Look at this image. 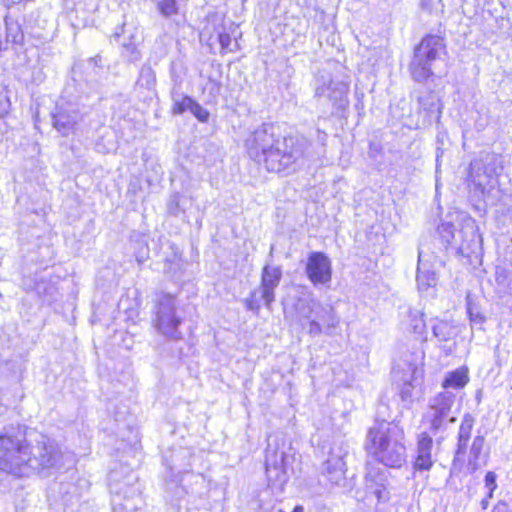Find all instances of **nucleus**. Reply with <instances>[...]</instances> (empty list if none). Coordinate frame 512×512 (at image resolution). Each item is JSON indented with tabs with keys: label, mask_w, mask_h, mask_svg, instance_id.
Instances as JSON below:
<instances>
[{
	"label": "nucleus",
	"mask_w": 512,
	"mask_h": 512,
	"mask_svg": "<svg viewBox=\"0 0 512 512\" xmlns=\"http://www.w3.org/2000/svg\"><path fill=\"white\" fill-rule=\"evenodd\" d=\"M62 452L55 440L40 434L27 440L26 426L11 424L0 433V470L15 477H48L61 467Z\"/></svg>",
	"instance_id": "obj_1"
},
{
	"label": "nucleus",
	"mask_w": 512,
	"mask_h": 512,
	"mask_svg": "<svg viewBox=\"0 0 512 512\" xmlns=\"http://www.w3.org/2000/svg\"><path fill=\"white\" fill-rule=\"evenodd\" d=\"M278 128L264 123L256 128L246 139L245 145L249 157L263 164L270 172L295 171L296 167L310 158V142L302 135H288L280 138Z\"/></svg>",
	"instance_id": "obj_2"
},
{
	"label": "nucleus",
	"mask_w": 512,
	"mask_h": 512,
	"mask_svg": "<svg viewBox=\"0 0 512 512\" xmlns=\"http://www.w3.org/2000/svg\"><path fill=\"white\" fill-rule=\"evenodd\" d=\"M365 448L378 463L401 468L407 457L403 427L397 421L373 425L367 432Z\"/></svg>",
	"instance_id": "obj_3"
},
{
	"label": "nucleus",
	"mask_w": 512,
	"mask_h": 512,
	"mask_svg": "<svg viewBox=\"0 0 512 512\" xmlns=\"http://www.w3.org/2000/svg\"><path fill=\"white\" fill-rule=\"evenodd\" d=\"M113 512H144L138 476L127 466L114 467L108 474Z\"/></svg>",
	"instance_id": "obj_4"
},
{
	"label": "nucleus",
	"mask_w": 512,
	"mask_h": 512,
	"mask_svg": "<svg viewBox=\"0 0 512 512\" xmlns=\"http://www.w3.org/2000/svg\"><path fill=\"white\" fill-rule=\"evenodd\" d=\"M446 52L444 38L427 34L415 46L413 58L409 63V72L413 81L424 84L434 78L433 65Z\"/></svg>",
	"instance_id": "obj_5"
},
{
	"label": "nucleus",
	"mask_w": 512,
	"mask_h": 512,
	"mask_svg": "<svg viewBox=\"0 0 512 512\" xmlns=\"http://www.w3.org/2000/svg\"><path fill=\"white\" fill-rule=\"evenodd\" d=\"M455 398L454 393L443 391L429 400L424 418L429 425L431 434L436 437L437 443L445 439V432L457 420V417L452 415Z\"/></svg>",
	"instance_id": "obj_6"
},
{
	"label": "nucleus",
	"mask_w": 512,
	"mask_h": 512,
	"mask_svg": "<svg viewBox=\"0 0 512 512\" xmlns=\"http://www.w3.org/2000/svg\"><path fill=\"white\" fill-rule=\"evenodd\" d=\"M282 279V269L279 266L266 264L261 272L260 286L250 292L244 304L247 310L258 314L262 302L267 309H271L275 301V289Z\"/></svg>",
	"instance_id": "obj_7"
},
{
	"label": "nucleus",
	"mask_w": 512,
	"mask_h": 512,
	"mask_svg": "<svg viewBox=\"0 0 512 512\" xmlns=\"http://www.w3.org/2000/svg\"><path fill=\"white\" fill-rule=\"evenodd\" d=\"M88 114V107L77 101L62 98L57 102L52 116L53 127L64 137L75 134Z\"/></svg>",
	"instance_id": "obj_8"
},
{
	"label": "nucleus",
	"mask_w": 512,
	"mask_h": 512,
	"mask_svg": "<svg viewBox=\"0 0 512 512\" xmlns=\"http://www.w3.org/2000/svg\"><path fill=\"white\" fill-rule=\"evenodd\" d=\"M182 317L177 314L176 300L172 295L162 294L155 305L154 325L157 331L170 340L182 338L179 326Z\"/></svg>",
	"instance_id": "obj_9"
},
{
	"label": "nucleus",
	"mask_w": 512,
	"mask_h": 512,
	"mask_svg": "<svg viewBox=\"0 0 512 512\" xmlns=\"http://www.w3.org/2000/svg\"><path fill=\"white\" fill-rule=\"evenodd\" d=\"M348 451L342 442L334 441L328 446V450L324 451L327 459L324 460L320 467V475L326 484L332 487H344L346 483V463L344 461Z\"/></svg>",
	"instance_id": "obj_10"
},
{
	"label": "nucleus",
	"mask_w": 512,
	"mask_h": 512,
	"mask_svg": "<svg viewBox=\"0 0 512 512\" xmlns=\"http://www.w3.org/2000/svg\"><path fill=\"white\" fill-rule=\"evenodd\" d=\"M493 156L486 155L485 158L471 161L468 174L467 186L473 197L480 199L497 174V168L493 162Z\"/></svg>",
	"instance_id": "obj_11"
},
{
	"label": "nucleus",
	"mask_w": 512,
	"mask_h": 512,
	"mask_svg": "<svg viewBox=\"0 0 512 512\" xmlns=\"http://www.w3.org/2000/svg\"><path fill=\"white\" fill-rule=\"evenodd\" d=\"M348 91V84L334 81L329 74L316 78L314 97L319 101L322 97H326L336 112L344 111L348 107Z\"/></svg>",
	"instance_id": "obj_12"
},
{
	"label": "nucleus",
	"mask_w": 512,
	"mask_h": 512,
	"mask_svg": "<svg viewBox=\"0 0 512 512\" xmlns=\"http://www.w3.org/2000/svg\"><path fill=\"white\" fill-rule=\"evenodd\" d=\"M287 455L284 451L272 450L270 444L266 450L265 469L268 486L273 490L283 491L288 481L286 471Z\"/></svg>",
	"instance_id": "obj_13"
},
{
	"label": "nucleus",
	"mask_w": 512,
	"mask_h": 512,
	"mask_svg": "<svg viewBox=\"0 0 512 512\" xmlns=\"http://www.w3.org/2000/svg\"><path fill=\"white\" fill-rule=\"evenodd\" d=\"M307 278L314 286L327 285L332 279V263L323 252H311L305 267Z\"/></svg>",
	"instance_id": "obj_14"
},
{
	"label": "nucleus",
	"mask_w": 512,
	"mask_h": 512,
	"mask_svg": "<svg viewBox=\"0 0 512 512\" xmlns=\"http://www.w3.org/2000/svg\"><path fill=\"white\" fill-rule=\"evenodd\" d=\"M418 104L417 112L423 116L424 124L430 125L433 121L439 122L443 105L438 94L430 88L415 90Z\"/></svg>",
	"instance_id": "obj_15"
},
{
	"label": "nucleus",
	"mask_w": 512,
	"mask_h": 512,
	"mask_svg": "<svg viewBox=\"0 0 512 512\" xmlns=\"http://www.w3.org/2000/svg\"><path fill=\"white\" fill-rule=\"evenodd\" d=\"M339 324V318L331 305L321 304V309L317 311L315 317L309 322L308 332L312 336H318L322 332L330 335Z\"/></svg>",
	"instance_id": "obj_16"
},
{
	"label": "nucleus",
	"mask_w": 512,
	"mask_h": 512,
	"mask_svg": "<svg viewBox=\"0 0 512 512\" xmlns=\"http://www.w3.org/2000/svg\"><path fill=\"white\" fill-rule=\"evenodd\" d=\"M432 448V436L428 432H421L417 436L416 455L413 464L416 471H429L432 468L434 464Z\"/></svg>",
	"instance_id": "obj_17"
},
{
	"label": "nucleus",
	"mask_w": 512,
	"mask_h": 512,
	"mask_svg": "<svg viewBox=\"0 0 512 512\" xmlns=\"http://www.w3.org/2000/svg\"><path fill=\"white\" fill-rule=\"evenodd\" d=\"M387 471L375 466L367 465L365 479L367 486L373 489V493L376 495L379 501L385 500L386 484H387Z\"/></svg>",
	"instance_id": "obj_18"
},
{
	"label": "nucleus",
	"mask_w": 512,
	"mask_h": 512,
	"mask_svg": "<svg viewBox=\"0 0 512 512\" xmlns=\"http://www.w3.org/2000/svg\"><path fill=\"white\" fill-rule=\"evenodd\" d=\"M193 478L195 479L194 485L198 488L196 489L192 487L190 492L177 483L171 482L168 484L166 498L173 506H179L180 500L188 493L195 494L197 496H201L203 494L202 490L206 488L204 477L202 475H195Z\"/></svg>",
	"instance_id": "obj_19"
},
{
	"label": "nucleus",
	"mask_w": 512,
	"mask_h": 512,
	"mask_svg": "<svg viewBox=\"0 0 512 512\" xmlns=\"http://www.w3.org/2000/svg\"><path fill=\"white\" fill-rule=\"evenodd\" d=\"M474 424L475 417L471 413H465L462 417L458 430L457 448L455 452L456 457L464 456L466 454Z\"/></svg>",
	"instance_id": "obj_20"
},
{
	"label": "nucleus",
	"mask_w": 512,
	"mask_h": 512,
	"mask_svg": "<svg viewBox=\"0 0 512 512\" xmlns=\"http://www.w3.org/2000/svg\"><path fill=\"white\" fill-rule=\"evenodd\" d=\"M433 337L438 342H448L456 338L458 331L452 321L433 318L430 320Z\"/></svg>",
	"instance_id": "obj_21"
},
{
	"label": "nucleus",
	"mask_w": 512,
	"mask_h": 512,
	"mask_svg": "<svg viewBox=\"0 0 512 512\" xmlns=\"http://www.w3.org/2000/svg\"><path fill=\"white\" fill-rule=\"evenodd\" d=\"M416 281L420 291H426L429 288L436 286L438 281L435 271L432 270L427 263L423 262L421 251H419L418 254Z\"/></svg>",
	"instance_id": "obj_22"
},
{
	"label": "nucleus",
	"mask_w": 512,
	"mask_h": 512,
	"mask_svg": "<svg viewBox=\"0 0 512 512\" xmlns=\"http://www.w3.org/2000/svg\"><path fill=\"white\" fill-rule=\"evenodd\" d=\"M190 458V452L187 449L180 448L173 452L171 456L165 458L170 471L175 474H184L189 471L190 464L187 461Z\"/></svg>",
	"instance_id": "obj_23"
},
{
	"label": "nucleus",
	"mask_w": 512,
	"mask_h": 512,
	"mask_svg": "<svg viewBox=\"0 0 512 512\" xmlns=\"http://www.w3.org/2000/svg\"><path fill=\"white\" fill-rule=\"evenodd\" d=\"M409 378L404 379L403 386L400 390V398L406 405L411 404L414 399V389L417 380L421 376V371L416 367L409 365L408 367Z\"/></svg>",
	"instance_id": "obj_24"
},
{
	"label": "nucleus",
	"mask_w": 512,
	"mask_h": 512,
	"mask_svg": "<svg viewBox=\"0 0 512 512\" xmlns=\"http://www.w3.org/2000/svg\"><path fill=\"white\" fill-rule=\"evenodd\" d=\"M469 381L468 369L465 367L457 368L448 372L442 382L444 389H462Z\"/></svg>",
	"instance_id": "obj_25"
},
{
	"label": "nucleus",
	"mask_w": 512,
	"mask_h": 512,
	"mask_svg": "<svg viewBox=\"0 0 512 512\" xmlns=\"http://www.w3.org/2000/svg\"><path fill=\"white\" fill-rule=\"evenodd\" d=\"M484 443L485 437L481 434L476 435L472 441L468 459V466L472 469V471H476L484 463Z\"/></svg>",
	"instance_id": "obj_26"
},
{
	"label": "nucleus",
	"mask_w": 512,
	"mask_h": 512,
	"mask_svg": "<svg viewBox=\"0 0 512 512\" xmlns=\"http://www.w3.org/2000/svg\"><path fill=\"white\" fill-rule=\"evenodd\" d=\"M6 42L14 46L23 47L25 42L24 32L18 21L10 17H5Z\"/></svg>",
	"instance_id": "obj_27"
},
{
	"label": "nucleus",
	"mask_w": 512,
	"mask_h": 512,
	"mask_svg": "<svg viewBox=\"0 0 512 512\" xmlns=\"http://www.w3.org/2000/svg\"><path fill=\"white\" fill-rule=\"evenodd\" d=\"M122 46V56L126 58L129 63H137L141 60L142 54L138 49V45L135 42V36L133 34L129 35L128 41L124 38L123 42H121Z\"/></svg>",
	"instance_id": "obj_28"
},
{
	"label": "nucleus",
	"mask_w": 512,
	"mask_h": 512,
	"mask_svg": "<svg viewBox=\"0 0 512 512\" xmlns=\"http://www.w3.org/2000/svg\"><path fill=\"white\" fill-rule=\"evenodd\" d=\"M156 85V73L149 64L142 65L138 79L136 81V87L144 88L147 90H153Z\"/></svg>",
	"instance_id": "obj_29"
},
{
	"label": "nucleus",
	"mask_w": 512,
	"mask_h": 512,
	"mask_svg": "<svg viewBox=\"0 0 512 512\" xmlns=\"http://www.w3.org/2000/svg\"><path fill=\"white\" fill-rule=\"evenodd\" d=\"M319 309H321V303L313 298L300 301L297 307L299 316L309 320V322L315 317Z\"/></svg>",
	"instance_id": "obj_30"
},
{
	"label": "nucleus",
	"mask_w": 512,
	"mask_h": 512,
	"mask_svg": "<svg viewBox=\"0 0 512 512\" xmlns=\"http://www.w3.org/2000/svg\"><path fill=\"white\" fill-rule=\"evenodd\" d=\"M35 291L43 303L50 304L56 300V289L46 282H39L35 286Z\"/></svg>",
	"instance_id": "obj_31"
},
{
	"label": "nucleus",
	"mask_w": 512,
	"mask_h": 512,
	"mask_svg": "<svg viewBox=\"0 0 512 512\" xmlns=\"http://www.w3.org/2000/svg\"><path fill=\"white\" fill-rule=\"evenodd\" d=\"M490 123L489 109L484 105H480L476 110L474 117V127L477 131H483Z\"/></svg>",
	"instance_id": "obj_32"
},
{
	"label": "nucleus",
	"mask_w": 512,
	"mask_h": 512,
	"mask_svg": "<svg viewBox=\"0 0 512 512\" xmlns=\"http://www.w3.org/2000/svg\"><path fill=\"white\" fill-rule=\"evenodd\" d=\"M424 314L419 310H410L409 319L411 330L416 334H422L425 330L426 324L423 319Z\"/></svg>",
	"instance_id": "obj_33"
},
{
	"label": "nucleus",
	"mask_w": 512,
	"mask_h": 512,
	"mask_svg": "<svg viewBox=\"0 0 512 512\" xmlns=\"http://www.w3.org/2000/svg\"><path fill=\"white\" fill-rule=\"evenodd\" d=\"M390 419H391L390 407L386 402H384L381 399L376 408L374 425H381L383 423H391L393 420H390Z\"/></svg>",
	"instance_id": "obj_34"
},
{
	"label": "nucleus",
	"mask_w": 512,
	"mask_h": 512,
	"mask_svg": "<svg viewBox=\"0 0 512 512\" xmlns=\"http://www.w3.org/2000/svg\"><path fill=\"white\" fill-rule=\"evenodd\" d=\"M157 8L160 14L165 18L177 15L179 11L176 0H161L158 2Z\"/></svg>",
	"instance_id": "obj_35"
},
{
	"label": "nucleus",
	"mask_w": 512,
	"mask_h": 512,
	"mask_svg": "<svg viewBox=\"0 0 512 512\" xmlns=\"http://www.w3.org/2000/svg\"><path fill=\"white\" fill-rule=\"evenodd\" d=\"M484 487L487 490L486 495L487 498H493L494 492L497 489V475L494 471H488L484 477Z\"/></svg>",
	"instance_id": "obj_36"
},
{
	"label": "nucleus",
	"mask_w": 512,
	"mask_h": 512,
	"mask_svg": "<svg viewBox=\"0 0 512 512\" xmlns=\"http://www.w3.org/2000/svg\"><path fill=\"white\" fill-rule=\"evenodd\" d=\"M467 313L469 315L470 321L474 324H483L486 320V317L470 300L467 301Z\"/></svg>",
	"instance_id": "obj_37"
},
{
	"label": "nucleus",
	"mask_w": 512,
	"mask_h": 512,
	"mask_svg": "<svg viewBox=\"0 0 512 512\" xmlns=\"http://www.w3.org/2000/svg\"><path fill=\"white\" fill-rule=\"evenodd\" d=\"M495 280L499 286L504 289H512V281L509 280V272L505 268L497 267L495 271Z\"/></svg>",
	"instance_id": "obj_38"
},
{
	"label": "nucleus",
	"mask_w": 512,
	"mask_h": 512,
	"mask_svg": "<svg viewBox=\"0 0 512 512\" xmlns=\"http://www.w3.org/2000/svg\"><path fill=\"white\" fill-rule=\"evenodd\" d=\"M190 112L197 118L198 121L206 123L209 120L210 113L207 109L202 107L198 102L193 100V104L190 107Z\"/></svg>",
	"instance_id": "obj_39"
},
{
	"label": "nucleus",
	"mask_w": 512,
	"mask_h": 512,
	"mask_svg": "<svg viewBox=\"0 0 512 512\" xmlns=\"http://www.w3.org/2000/svg\"><path fill=\"white\" fill-rule=\"evenodd\" d=\"M438 232L442 238V241L446 244H450L455 238L454 226L451 223H443L438 227Z\"/></svg>",
	"instance_id": "obj_40"
},
{
	"label": "nucleus",
	"mask_w": 512,
	"mask_h": 512,
	"mask_svg": "<svg viewBox=\"0 0 512 512\" xmlns=\"http://www.w3.org/2000/svg\"><path fill=\"white\" fill-rule=\"evenodd\" d=\"M193 100L190 96H184L181 100L174 101L172 112L173 114H182L189 110L193 104Z\"/></svg>",
	"instance_id": "obj_41"
},
{
	"label": "nucleus",
	"mask_w": 512,
	"mask_h": 512,
	"mask_svg": "<svg viewBox=\"0 0 512 512\" xmlns=\"http://www.w3.org/2000/svg\"><path fill=\"white\" fill-rule=\"evenodd\" d=\"M167 211L172 216H178L180 212H184V209L180 206L178 193H174L170 196L167 202Z\"/></svg>",
	"instance_id": "obj_42"
},
{
	"label": "nucleus",
	"mask_w": 512,
	"mask_h": 512,
	"mask_svg": "<svg viewBox=\"0 0 512 512\" xmlns=\"http://www.w3.org/2000/svg\"><path fill=\"white\" fill-rule=\"evenodd\" d=\"M466 229L469 230L472 237L469 241H467V242L464 241L459 246V250L462 254H464L465 251L472 249L474 246H476L478 244V241H477L478 236L476 235L475 227L473 225L470 227L467 226Z\"/></svg>",
	"instance_id": "obj_43"
},
{
	"label": "nucleus",
	"mask_w": 512,
	"mask_h": 512,
	"mask_svg": "<svg viewBox=\"0 0 512 512\" xmlns=\"http://www.w3.org/2000/svg\"><path fill=\"white\" fill-rule=\"evenodd\" d=\"M218 41L221 45V48L226 51L233 52L235 49L231 47L232 38L230 34L226 31H221L218 33Z\"/></svg>",
	"instance_id": "obj_44"
},
{
	"label": "nucleus",
	"mask_w": 512,
	"mask_h": 512,
	"mask_svg": "<svg viewBox=\"0 0 512 512\" xmlns=\"http://www.w3.org/2000/svg\"><path fill=\"white\" fill-rule=\"evenodd\" d=\"M139 250L135 252L136 260L139 264L143 263L149 257V248L146 243H139Z\"/></svg>",
	"instance_id": "obj_45"
},
{
	"label": "nucleus",
	"mask_w": 512,
	"mask_h": 512,
	"mask_svg": "<svg viewBox=\"0 0 512 512\" xmlns=\"http://www.w3.org/2000/svg\"><path fill=\"white\" fill-rule=\"evenodd\" d=\"M491 512H512L509 504L505 500H499L492 508Z\"/></svg>",
	"instance_id": "obj_46"
},
{
	"label": "nucleus",
	"mask_w": 512,
	"mask_h": 512,
	"mask_svg": "<svg viewBox=\"0 0 512 512\" xmlns=\"http://www.w3.org/2000/svg\"><path fill=\"white\" fill-rule=\"evenodd\" d=\"M317 139H318L319 143L322 146H324L326 139H327V134L324 131L317 129Z\"/></svg>",
	"instance_id": "obj_47"
},
{
	"label": "nucleus",
	"mask_w": 512,
	"mask_h": 512,
	"mask_svg": "<svg viewBox=\"0 0 512 512\" xmlns=\"http://www.w3.org/2000/svg\"><path fill=\"white\" fill-rule=\"evenodd\" d=\"M490 500L491 498H487V496H485L481 501H480V506H481V509L483 511L487 510L488 507H489V504H490Z\"/></svg>",
	"instance_id": "obj_48"
},
{
	"label": "nucleus",
	"mask_w": 512,
	"mask_h": 512,
	"mask_svg": "<svg viewBox=\"0 0 512 512\" xmlns=\"http://www.w3.org/2000/svg\"><path fill=\"white\" fill-rule=\"evenodd\" d=\"M442 155H443V149L440 146H438L437 149H436V162H437V166L439 165V160L442 157Z\"/></svg>",
	"instance_id": "obj_49"
},
{
	"label": "nucleus",
	"mask_w": 512,
	"mask_h": 512,
	"mask_svg": "<svg viewBox=\"0 0 512 512\" xmlns=\"http://www.w3.org/2000/svg\"><path fill=\"white\" fill-rule=\"evenodd\" d=\"M279 512H284V511L279 510ZM292 512H304V508L301 505H296Z\"/></svg>",
	"instance_id": "obj_50"
},
{
	"label": "nucleus",
	"mask_w": 512,
	"mask_h": 512,
	"mask_svg": "<svg viewBox=\"0 0 512 512\" xmlns=\"http://www.w3.org/2000/svg\"><path fill=\"white\" fill-rule=\"evenodd\" d=\"M443 140H444V134L439 133L437 135V142L440 143V144H443Z\"/></svg>",
	"instance_id": "obj_51"
},
{
	"label": "nucleus",
	"mask_w": 512,
	"mask_h": 512,
	"mask_svg": "<svg viewBox=\"0 0 512 512\" xmlns=\"http://www.w3.org/2000/svg\"><path fill=\"white\" fill-rule=\"evenodd\" d=\"M421 5H422L423 8L427 7L426 1H422Z\"/></svg>",
	"instance_id": "obj_52"
},
{
	"label": "nucleus",
	"mask_w": 512,
	"mask_h": 512,
	"mask_svg": "<svg viewBox=\"0 0 512 512\" xmlns=\"http://www.w3.org/2000/svg\"><path fill=\"white\" fill-rule=\"evenodd\" d=\"M114 37H115V38H117V39H119V38H120V34L116 32V33L114 34Z\"/></svg>",
	"instance_id": "obj_53"
},
{
	"label": "nucleus",
	"mask_w": 512,
	"mask_h": 512,
	"mask_svg": "<svg viewBox=\"0 0 512 512\" xmlns=\"http://www.w3.org/2000/svg\"><path fill=\"white\" fill-rule=\"evenodd\" d=\"M498 351H499V346H496V347H495V354H497V353H498Z\"/></svg>",
	"instance_id": "obj_54"
}]
</instances>
